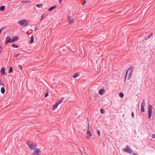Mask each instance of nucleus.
<instances>
[{
  "label": "nucleus",
  "instance_id": "obj_35",
  "mask_svg": "<svg viewBox=\"0 0 155 155\" xmlns=\"http://www.w3.org/2000/svg\"><path fill=\"white\" fill-rule=\"evenodd\" d=\"M26 143H27V144L28 145V146H29V144H30V141H27L26 142Z\"/></svg>",
  "mask_w": 155,
  "mask_h": 155
},
{
  "label": "nucleus",
  "instance_id": "obj_19",
  "mask_svg": "<svg viewBox=\"0 0 155 155\" xmlns=\"http://www.w3.org/2000/svg\"><path fill=\"white\" fill-rule=\"evenodd\" d=\"M78 75L79 74H78V73H76L73 75V77L74 78H77Z\"/></svg>",
  "mask_w": 155,
  "mask_h": 155
},
{
  "label": "nucleus",
  "instance_id": "obj_4",
  "mask_svg": "<svg viewBox=\"0 0 155 155\" xmlns=\"http://www.w3.org/2000/svg\"><path fill=\"white\" fill-rule=\"evenodd\" d=\"M123 151L128 153L130 154H131L132 153L133 150H132L130 149V147L128 146V145H127L126 148L124 149L123 150Z\"/></svg>",
  "mask_w": 155,
  "mask_h": 155
},
{
  "label": "nucleus",
  "instance_id": "obj_10",
  "mask_svg": "<svg viewBox=\"0 0 155 155\" xmlns=\"http://www.w3.org/2000/svg\"><path fill=\"white\" fill-rule=\"evenodd\" d=\"M0 72L2 75H4L5 74V69L4 68H1L0 71Z\"/></svg>",
  "mask_w": 155,
  "mask_h": 155
},
{
  "label": "nucleus",
  "instance_id": "obj_12",
  "mask_svg": "<svg viewBox=\"0 0 155 155\" xmlns=\"http://www.w3.org/2000/svg\"><path fill=\"white\" fill-rule=\"evenodd\" d=\"M58 105L56 103L54 104L53 105V107L52 108V109L53 110H55L58 107Z\"/></svg>",
  "mask_w": 155,
  "mask_h": 155
},
{
  "label": "nucleus",
  "instance_id": "obj_11",
  "mask_svg": "<svg viewBox=\"0 0 155 155\" xmlns=\"http://www.w3.org/2000/svg\"><path fill=\"white\" fill-rule=\"evenodd\" d=\"M105 92V90L104 89H101L100 90L99 93L101 95L103 94Z\"/></svg>",
  "mask_w": 155,
  "mask_h": 155
},
{
  "label": "nucleus",
  "instance_id": "obj_43",
  "mask_svg": "<svg viewBox=\"0 0 155 155\" xmlns=\"http://www.w3.org/2000/svg\"><path fill=\"white\" fill-rule=\"evenodd\" d=\"M6 39H10V38L9 36H7V37H6Z\"/></svg>",
  "mask_w": 155,
  "mask_h": 155
},
{
  "label": "nucleus",
  "instance_id": "obj_1",
  "mask_svg": "<svg viewBox=\"0 0 155 155\" xmlns=\"http://www.w3.org/2000/svg\"><path fill=\"white\" fill-rule=\"evenodd\" d=\"M129 70H130V71L129 73V75H128V80L130 79L131 78L132 75V74L133 73V71L134 70V68H133V67H132V66H131V67H130L129 68H128V69L126 71V74L125 76V80H124L125 82L126 81V77H127V72H128V71Z\"/></svg>",
  "mask_w": 155,
  "mask_h": 155
},
{
  "label": "nucleus",
  "instance_id": "obj_9",
  "mask_svg": "<svg viewBox=\"0 0 155 155\" xmlns=\"http://www.w3.org/2000/svg\"><path fill=\"white\" fill-rule=\"evenodd\" d=\"M18 40V39H7V40L6 41L5 44L7 45L8 43L10 42H13Z\"/></svg>",
  "mask_w": 155,
  "mask_h": 155
},
{
  "label": "nucleus",
  "instance_id": "obj_18",
  "mask_svg": "<svg viewBox=\"0 0 155 155\" xmlns=\"http://www.w3.org/2000/svg\"><path fill=\"white\" fill-rule=\"evenodd\" d=\"M56 5L54 6H52V7H51V8H49V9H48V11H51V10H53V9L55 8H56Z\"/></svg>",
  "mask_w": 155,
  "mask_h": 155
},
{
  "label": "nucleus",
  "instance_id": "obj_3",
  "mask_svg": "<svg viewBox=\"0 0 155 155\" xmlns=\"http://www.w3.org/2000/svg\"><path fill=\"white\" fill-rule=\"evenodd\" d=\"M152 106L151 105H150L149 106L147 110L149 119L151 118L152 114Z\"/></svg>",
  "mask_w": 155,
  "mask_h": 155
},
{
  "label": "nucleus",
  "instance_id": "obj_36",
  "mask_svg": "<svg viewBox=\"0 0 155 155\" xmlns=\"http://www.w3.org/2000/svg\"><path fill=\"white\" fill-rule=\"evenodd\" d=\"M131 116H132V117L133 118H134V113L133 112H132V113H131Z\"/></svg>",
  "mask_w": 155,
  "mask_h": 155
},
{
  "label": "nucleus",
  "instance_id": "obj_17",
  "mask_svg": "<svg viewBox=\"0 0 155 155\" xmlns=\"http://www.w3.org/2000/svg\"><path fill=\"white\" fill-rule=\"evenodd\" d=\"M5 7L4 6L2 5L0 7V11H4L5 10Z\"/></svg>",
  "mask_w": 155,
  "mask_h": 155
},
{
  "label": "nucleus",
  "instance_id": "obj_8",
  "mask_svg": "<svg viewBox=\"0 0 155 155\" xmlns=\"http://www.w3.org/2000/svg\"><path fill=\"white\" fill-rule=\"evenodd\" d=\"M29 147L31 150L35 149V147H37V145L36 143H32L31 144H29Z\"/></svg>",
  "mask_w": 155,
  "mask_h": 155
},
{
  "label": "nucleus",
  "instance_id": "obj_26",
  "mask_svg": "<svg viewBox=\"0 0 155 155\" xmlns=\"http://www.w3.org/2000/svg\"><path fill=\"white\" fill-rule=\"evenodd\" d=\"M12 47H15V48H18V45H16L15 44H13L12 45Z\"/></svg>",
  "mask_w": 155,
  "mask_h": 155
},
{
  "label": "nucleus",
  "instance_id": "obj_21",
  "mask_svg": "<svg viewBox=\"0 0 155 155\" xmlns=\"http://www.w3.org/2000/svg\"><path fill=\"white\" fill-rule=\"evenodd\" d=\"M145 100H144V99H143V101H142V103H141V105H143V106H145Z\"/></svg>",
  "mask_w": 155,
  "mask_h": 155
},
{
  "label": "nucleus",
  "instance_id": "obj_15",
  "mask_svg": "<svg viewBox=\"0 0 155 155\" xmlns=\"http://www.w3.org/2000/svg\"><path fill=\"white\" fill-rule=\"evenodd\" d=\"M64 98L63 97H62V98L59 100L58 101H57V102H56V103L58 104H61V102H62V101H63V100H64Z\"/></svg>",
  "mask_w": 155,
  "mask_h": 155
},
{
  "label": "nucleus",
  "instance_id": "obj_30",
  "mask_svg": "<svg viewBox=\"0 0 155 155\" xmlns=\"http://www.w3.org/2000/svg\"><path fill=\"white\" fill-rule=\"evenodd\" d=\"M18 68L20 70H21L22 69V66L21 65H20L18 66Z\"/></svg>",
  "mask_w": 155,
  "mask_h": 155
},
{
  "label": "nucleus",
  "instance_id": "obj_41",
  "mask_svg": "<svg viewBox=\"0 0 155 155\" xmlns=\"http://www.w3.org/2000/svg\"><path fill=\"white\" fill-rule=\"evenodd\" d=\"M133 155H138L137 153H133Z\"/></svg>",
  "mask_w": 155,
  "mask_h": 155
},
{
  "label": "nucleus",
  "instance_id": "obj_40",
  "mask_svg": "<svg viewBox=\"0 0 155 155\" xmlns=\"http://www.w3.org/2000/svg\"><path fill=\"white\" fill-rule=\"evenodd\" d=\"M12 39H18V37L17 36H15Z\"/></svg>",
  "mask_w": 155,
  "mask_h": 155
},
{
  "label": "nucleus",
  "instance_id": "obj_20",
  "mask_svg": "<svg viewBox=\"0 0 155 155\" xmlns=\"http://www.w3.org/2000/svg\"><path fill=\"white\" fill-rule=\"evenodd\" d=\"M12 70H13V68H12V67H11L10 68L9 70L8 71V73H10L12 72Z\"/></svg>",
  "mask_w": 155,
  "mask_h": 155
},
{
  "label": "nucleus",
  "instance_id": "obj_31",
  "mask_svg": "<svg viewBox=\"0 0 155 155\" xmlns=\"http://www.w3.org/2000/svg\"><path fill=\"white\" fill-rule=\"evenodd\" d=\"M20 54V53H18L15 55V58H17L18 56Z\"/></svg>",
  "mask_w": 155,
  "mask_h": 155
},
{
  "label": "nucleus",
  "instance_id": "obj_44",
  "mask_svg": "<svg viewBox=\"0 0 155 155\" xmlns=\"http://www.w3.org/2000/svg\"><path fill=\"white\" fill-rule=\"evenodd\" d=\"M34 37L33 36H32L31 37V38L30 39H34Z\"/></svg>",
  "mask_w": 155,
  "mask_h": 155
},
{
  "label": "nucleus",
  "instance_id": "obj_42",
  "mask_svg": "<svg viewBox=\"0 0 155 155\" xmlns=\"http://www.w3.org/2000/svg\"><path fill=\"white\" fill-rule=\"evenodd\" d=\"M62 0H59V3L61 4V1Z\"/></svg>",
  "mask_w": 155,
  "mask_h": 155
},
{
  "label": "nucleus",
  "instance_id": "obj_2",
  "mask_svg": "<svg viewBox=\"0 0 155 155\" xmlns=\"http://www.w3.org/2000/svg\"><path fill=\"white\" fill-rule=\"evenodd\" d=\"M18 23L23 27H26L28 25V22L26 19H22L18 21Z\"/></svg>",
  "mask_w": 155,
  "mask_h": 155
},
{
  "label": "nucleus",
  "instance_id": "obj_6",
  "mask_svg": "<svg viewBox=\"0 0 155 155\" xmlns=\"http://www.w3.org/2000/svg\"><path fill=\"white\" fill-rule=\"evenodd\" d=\"M34 152L32 155H39V153L40 152V149L36 148L34 149Z\"/></svg>",
  "mask_w": 155,
  "mask_h": 155
},
{
  "label": "nucleus",
  "instance_id": "obj_38",
  "mask_svg": "<svg viewBox=\"0 0 155 155\" xmlns=\"http://www.w3.org/2000/svg\"><path fill=\"white\" fill-rule=\"evenodd\" d=\"M97 133L99 136L100 135V131L99 130H97Z\"/></svg>",
  "mask_w": 155,
  "mask_h": 155
},
{
  "label": "nucleus",
  "instance_id": "obj_34",
  "mask_svg": "<svg viewBox=\"0 0 155 155\" xmlns=\"http://www.w3.org/2000/svg\"><path fill=\"white\" fill-rule=\"evenodd\" d=\"M5 27H3L1 29H0V34H1L2 30L5 28Z\"/></svg>",
  "mask_w": 155,
  "mask_h": 155
},
{
  "label": "nucleus",
  "instance_id": "obj_22",
  "mask_svg": "<svg viewBox=\"0 0 155 155\" xmlns=\"http://www.w3.org/2000/svg\"><path fill=\"white\" fill-rule=\"evenodd\" d=\"M100 112L101 113L103 114L105 113V111L104 109H101L100 110Z\"/></svg>",
  "mask_w": 155,
  "mask_h": 155
},
{
  "label": "nucleus",
  "instance_id": "obj_14",
  "mask_svg": "<svg viewBox=\"0 0 155 155\" xmlns=\"http://www.w3.org/2000/svg\"><path fill=\"white\" fill-rule=\"evenodd\" d=\"M144 106L141 105V113H143L145 112V109L144 108Z\"/></svg>",
  "mask_w": 155,
  "mask_h": 155
},
{
  "label": "nucleus",
  "instance_id": "obj_29",
  "mask_svg": "<svg viewBox=\"0 0 155 155\" xmlns=\"http://www.w3.org/2000/svg\"><path fill=\"white\" fill-rule=\"evenodd\" d=\"M29 2L28 1H22L21 3H28Z\"/></svg>",
  "mask_w": 155,
  "mask_h": 155
},
{
  "label": "nucleus",
  "instance_id": "obj_28",
  "mask_svg": "<svg viewBox=\"0 0 155 155\" xmlns=\"http://www.w3.org/2000/svg\"><path fill=\"white\" fill-rule=\"evenodd\" d=\"M48 94H49L48 93V92H47V93H46L45 95V97H47L48 95Z\"/></svg>",
  "mask_w": 155,
  "mask_h": 155
},
{
  "label": "nucleus",
  "instance_id": "obj_27",
  "mask_svg": "<svg viewBox=\"0 0 155 155\" xmlns=\"http://www.w3.org/2000/svg\"><path fill=\"white\" fill-rule=\"evenodd\" d=\"M153 33L151 34L149 36L147 37V38H149L151 37V36H153Z\"/></svg>",
  "mask_w": 155,
  "mask_h": 155
},
{
  "label": "nucleus",
  "instance_id": "obj_16",
  "mask_svg": "<svg viewBox=\"0 0 155 155\" xmlns=\"http://www.w3.org/2000/svg\"><path fill=\"white\" fill-rule=\"evenodd\" d=\"M1 92L2 94H4L5 93V89L4 87H1Z\"/></svg>",
  "mask_w": 155,
  "mask_h": 155
},
{
  "label": "nucleus",
  "instance_id": "obj_7",
  "mask_svg": "<svg viewBox=\"0 0 155 155\" xmlns=\"http://www.w3.org/2000/svg\"><path fill=\"white\" fill-rule=\"evenodd\" d=\"M74 18L73 17H71L70 15H69L68 17L67 22H68L69 24H71L72 23Z\"/></svg>",
  "mask_w": 155,
  "mask_h": 155
},
{
  "label": "nucleus",
  "instance_id": "obj_13",
  "mask_svg": "<svg viewBox=\"0 0 155 155\" xmlns=\"http://www.w3.org/2000/svg\"><path fill=\"white\" fill-rule=\"evenodd\" d=\"M3 50L2 45V42L0 41V54L1 53Z\"/></svg>",
  "mask_w": 155,
  "mask_h": 155
},
{
  "label": "nucleus",
  "instance_id": "obj_5",
  "mask_svg": "<svg viewBox=\"0 0 155 155\" xmlns=\"http://www.w3.org/2000/svg\"><path fill=\"white\" fill-rule=\"evenodd\" d=\"M91 132L89 131V125L88 124L87 125V130L86 132V138H89L91 137Z\"/></svg>",
  "mask_w": 155,
  "mask_h": 155
},
{
  "label": "nucleus",
  "instance_id": "obj_25",
  "mask_svg": "<svg viewBox=\"0 0 155 155\" xmlns=\"http://www.w3.org/2000/svg\"><path fill=\"white\" fill-rule=\"evenodd\" d=\"M46 16V15L45 14H44L41 17V20L43 19V18L44 17H45Z\"/></svg>",
  "mask_w": 155,
  "mask_h": 155
},
{
  "label": "nucleus",
  "instance_id": "obj_24",
  "mask_svg": "<svg viewBox=\"0 0 155 155\" xmlns=\"http://www.w3.org/2000/svg\"><path fill=\"white\" fill-rule=\"evenodd\" d=\"M37 7L38 8H40L42 6V5L41 4H37L36 5Z\"/></svg>",
  "mask_w": 155,
  "mask_h": 155
},
{
  "label": "nucleus",
  "instance_id": "obj_33",
  "mask_svg": "<svg viewBox=\"0 0 155 155\" xmlns=\"http://www.w3.org/2000/svg\"><path fill=\"white\" fill-rule=\"evenodd\" d=\"M0 84L2 85L3 86H4L3 83L2 82L1 80H0Z\"/></svg>",
  "mask_w": 155,
  "mask_h": 155
},
{
  "label": "nucleus",
  "instance_id": "obj_23",
  "mask_svg": "<svg viewBox=\"0 0 155 155\" xmlns=\"http://www.w3.org/2000/svg\"><path fill=\"white\" fill-rule=\"evenodd\" d=\"M119 96L121 97H122L124 96V94L123 93H120L119 94Z\"/></svg>",
  "mask_w": 155,
  "mask_h": 155
},
{
  "label": "nucleus",
  "instance_id": "obj_32",
  "mask_svg": "<svg viewBox=\"0 0 155 155\" xmlns=\"http://www.w3.org/2000/svg\"><path fill=\"white\" fill-rule=\"evenodd\" d=\"M86 1L85 0H84V2L83 3H82V5H84V4L86 3Z\"/></svg>",
  "mask_w": 155,
  "mask_h": 155
},
{
  "label": "nucleus",
  "instance_id": "obj_39",
  "mask_svg": "<svg viewBox=\"0 0 155 155\" xmlns=\"http://www.w3.org/2000/svg\"><path fill=\"white\" fill-rule=\"evenodd\" d=\"M152 137L153 138H155V134H152Z\"/></svg>",
  "mask_w": 155,
  "mask_h": 155
},
{
  "label": "nucleus",
  "instance_id": "obj_37",
  "mask_svg": "<svg viewBox=\"0 0 155 155\" xmlns=\"http://www.w3.org/2000/svg\"><path fill=\"white\" fill-rule=\"evenodd\" d=\"M34 41V39H31L30 41V43H33Z\"/></svg>",
  "mask_w": 155,
  "mask_h": 155
}]
</instances>
